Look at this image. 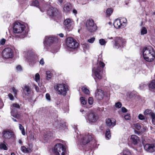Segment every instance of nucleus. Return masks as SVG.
<instances>
[{"instance_id": "obj_11", "label": "nucleus", "mask_w": 155, "mask_h": 155, "mask_svg": "<svg viewBox=\"0 0 155 155\" xmlns=\"http://www.w3.org/2000/svg\"><path fill=\"white\" fill-rule=\"evenodd\" d=\"M13 54V50L10 48H5L2 52V55L5 58H12Z\"/></svg>"}, {"instance_id": "obj_60", "label": "nucleus", "mask_w": 155, "mask_h": 155, "mask_svg": "<svg viewBox=\"0 0 155 155\" xmlns=\"http://www.w3.org/2000/svg\"><path fill=\"white\" fill-rule=\"evenodd\" d=\"M30 138L31 139H33L34 137V135L33 134H31L30 135Z\"/></svg>"}, {"instance_id": "obj_53", "label": "nucleus", "mask_w": 155, "mask_h": 155, "mask_svg": "<svg viewBox=\"0 0 155 155\" xmlns=\"http://www.w3.org/2000/svg\"><path fill=\"white\" fill-rule=\"evenodd\" d=\"M8 96L9 98L11 100H14V97L13 95L11 93H9L8 94Z\"/></svg>"}, {"instance_id": "obj_21", "label": "nucleus", "mask_w": 155, "mask_h": 155, "mask_svg": "<svg viewBox=\"0 0 155 155\" xmlns=\"http://www.w3.org/2000/svg\"><path fill=\"white\" fill-rule=\"evenodd\" d=\"M72 8V6L69 3H67L64 6L63 8L64 12L66 13H70Z\"/></svg>"}, {"instance_id": "obj_1", "label": "nucleus", "mask_w": 155, "mask_h": 155, "mask_svg": "<svg viewBox=\"0 0 155 155\" xmlns=\"http://www.w3.org/2000/svg\"><path fill=\"white\" fill-rule=\"evenodd\" d=\"M105 65L104 63L101 61H99V59H98L97 64L94 66L92 69V71L95 76L94 79L96 81H97L96 79L97 78L100 80L102 78L103 68L105 66Z\"/></svg>"}, {"instance_id": "obj_32", "label": "nucleus", "mask_w": 155, "mask_h": 155, "mask_svg": "<svg viewBox=\"0 0 155 155\" xmlns=\"http://www.w3.org/2000/svg\"><path fill=\"white\" fill-rule=\"evenodd\" d=\"M123 155H131L130 152L127 149H125L123 151Z\"/></svg>"}, {"instance_id": "obj_43", "label": "nucleus", "mask_w": 155, "mask_h": 155, "mask_svg": "<svg viewBox=\"0 0 155 155\" xmlns=\"http://www.w3.org/2000/svg\"><path fill=\"white\" fill-rule=\"evenodd\" d=\"M80 99L81 103L82 104L84 105L86 104V100H85V98L84 97H81Z\"/></svg>"}, {"instance_id": "obj_31", "label": "nucleus", "mask_w": 155, "mask_h": 155, "mask_svg": "<svg viewBox=\"0 0 155 155\" xmlns=\"http://www.w3.org/2000/svg\"><path fill=\"white\" fill-rule=\"evenodd\" d=\"M0 149H3L5 150H8V147L4 143H0Z\"/></svg>"}, {"instance_id": "obj_5", "label": "nucleus", "mask_w": 155, "mask_h": 155, "mask_svg": "<svg viewBox=\"0 0 155 155\" xmlns=\"http://www.w3.org/2000/svg\"><path fill=\"white\" fill-rule=\"evenodd\" d=\"M25 28V26L20 23V22L16 21L14 23L13 27V31L16 33H21L23 32Z\"/></svg>"}, {"instance_id": "obj_19", "label": "nucleus", "mask_w": 155, "mask_h": 155, "mask_svg": "<svg viewBox=\"0 0 155 155\" xmlns=\"http://www.w3.org/2000/svg\"><path fill=\"white\" fill-rule=\"evenodd\" d=\"M72 24V21L70 18H67L64 20V24L65 26L66 29L69 30L70 29Z\"/></svg>"}, {"instance_id": "obj_54", "label": "nucleus", "mask_w": 155, "mask_h": 155, "mask_svg": "<svg viewBox=\"0 0 155 155\" xmlns=\"http://www.w3.org/2000/svg\"><path fill=\"white\" fill-rule=\"evenodd\" d=\"M147 128L146 126H143L142 127V128L141 129V132H144L147 129Z\"/></svg>"}, {"instance_id": "obj_12", "label": "nucleus", "mask_w": 155, "mask_h": 155, "mask_svg": "<svg viewBox=\"0 0 155 155\" xmlns=\"http://www.w3.org/2000/svg\"><path fill=\"white\" fill-rule=\"evenodd\" d=\"M87 116V120L90 123H94L98 119V117L96 114L92 112H89Z\"/></svg>"}, {"instance_id": "obj_52", "label": "nucleus", "mask_w": 155, "mask_h": 155, "mask_svg": "<svg viewBox=\"0 0 155 155\" xmlns=\"http://www.w3.org/2000/svg\"><path fill=\"white\" fill-rule=\"evenodd\" d=\"M6 40L4 38L2 39L0 41V44L2 45H4L5 44Z\"/></svg>"}, {"instance_id": "obj_26", "label": "nucleus", "mask_w": 155, "mask_h": 155, "mask_svg": "<svg viewBox=\"0 0 155 155\" xmlns=\"http://www.w3.org/2000/svg\"><path fill=\"white\" fill-rule=\"evenodd\" d=\"M21 150L24 153H28L30 152V149L26 147L25 146H22L21 148Z\"/></svg>"}, {"instance_id": "obj_13", "label": "nucleus", "mask_w": 155, "mask_h": 155, "mask_svg": "<svg viewBox=\"0 0 155 155\" xmlns=\"http://www.w3.org/2000/svg\"><path fill=\"white\" fill-rule=\"evenodd\" d=\"M3 137L6 139H9L13 137L14 138V133L11 130H5L2 132Z\"/></svg>"}, {"instance_id": "obj_18", "label": "nucleus", "mask_w": 155, "mask_h": 155, "mask_svg": "<svg viewBox=\"0 0 155 155\" xmlns=\"http://www.w3.org/2000/svg\"><path fill=\"white\" fill-rule=\"evenodd\" d=\"M104 92L101 90H98L95 93L96 98L99 100H101L104 97Z\"/></svg>"}, {"instance_id": "obj_17", "label": "nucleus", "mask_w": 155, "mask_h": 155, "mask_svg": "<svg viewBox=\"0 0 155 155\" xmlns=\"http://www.w3.org/2000/svg\"><path fill=\"white\" fill-rule=\"evenodd\" d=\"M24 54H25V57L29 62H30V60L31 61H33L34 63H35V62L34 61L35 60L34 59L35 56L33 55L30 51L28 52L27 53L24 52Z\"/></svg>"}, {"instance_id": "obj_8", "label": "nucleus", "mask_w": 155, "mask_h": 155, "mask_svg": "<svg viewBox=\"0 0 155 155\" xmlns=\"http://www.w3.org/2000/svg\"><path fill=\"white\" fill-rule=\"evenodd\" d=\"M115 44L114 48L118 49L123 47L125 44V39L120 37H116L114 39Z\"/></svg>"}, {"instance_id": "obj_51", "label": "nucleus", "mask_w": 155, "mask_h": 155, "mask_svg": "<svg viewBox=\"0 0 155 155\" xmlns=\"http://www.w3.org/2000/svg\"><path fill=\"white\" fill-rule=\"evenodd\" d=\"M46 98L47 100L50 101L51 100V97L50 95L48 94H46L45 95Z\"/></svg>"}, {"instance_id": "obj_27", "label": "nucleus", "mask_w": 155, "mask_h": 155, "mask_svg": "<svg viewBox=\"0 0 155 155\" xmlns=\"http://www.w3.org/2000/svg\"><path fill=\"white\" fill-rule=\"evenodd\" d=\"M149 89H155V80L152 81L149 84Z\"/></svg>"}, {"instance_id": "obj_15", "label": "nucleus", "mask_w": 155, "mask_h": 155, "mask_svg": "<svg viewBox=\"0 0 155 155\" xmlns=\"http://www.w3.org/2000/svg\"><path fill=\"white\" fill-rule=\"evenodd\" d=\"M92 136L88 134L84 135L81 139V142L83 145H85L88 143L92 140Z\"/></svg>"}, {"instance_id": "obj_59", "label": "nucleus", "mask_w": 155, "mask_h": 155, "mask_svg": "<svg viewBox=\"0 0 155 155\" xmlns=\"http://www.w3.org/2000/svg\"><path fill=\"white\" fill-rule=\"evenodd\" d=\"M72 12L73 13H74L75 15H76L77 14V11L76 9H74L72 11Z\"/></svg>"}, {"instance_id": "obj_61", "label": "nucleus", "mask_w": 155, "mask_h": 155, "mask_svg": "<svg viewBox=\"0 0 155 155\" xmlns=\"http://www.w3.org/2000/svg\"><path fill=\"white\" fill-rule=\"evenodd\" d=\"M58 1L59 3L61 4L63 2V0H58Z\"/></svg>"}, {"instance_id": "obj_14", "label": "nucleus", "mask_w": 155, "mask_h": 155, "mask_svg": "<svg viewBox=\"0 0 155 155\" xmlns=\"http://www.w3.org/2000/svg\"><path fill=\"white\" fill-rule=\"evenodd\" d=\"M144 150L148 152L155 151V144L147 143L144 146Z\"/></svg>"}, {"instance_id": "obj_23", "label": "nucleus", "mask_w": 155, "mask_h": 155, "mask_svg": "<svg viewBox=\"0 0 155 155\" xmlns=\"http://www.w3.org/2000/svg\"><path fill=\"white\" fill-rule=\"evenodd\" d=\"M131 141L134 145L137 144L138 141H139V138L136 135H132L130 138Z\"/></svg>"}, {"instance_id": "obj_40", "label": "nucleus", "mask_w": 155, "mask_h": 155, "mask_svg": "<svg viewBox=\"0 0 155 155\" xmlns=\"http://www.w3.org/2000/svg\"><path fill=\"white\" fill-rule=\"evenodd\" d=\"M134 127L137 130H139L141 128V126L140 124L138 123L134 124Z\"/></svg>"}, {"instance_id": "obj_58", "label": "nucleus", "mask_w": 155, "mask_h": 155, "mask_svg": "<svg viewBox=\"0 0 155 155\" xmlns=\"http://www.w3.org/2000/svg\"><path fill=\"white\" fill-rule=\"evenodd\" d=\"M16 69L18 71H21V66L20 65H18Z\"/></svg>"}, {"instance_id": "obj_49", "label": "nucleus", "mask_w": 155, "mask_h": 155, "mask_svg": "<svg viewBox=\"0 0 155 155\" xmlns=\"http://www.w3.org/2000/svg\"><path fill=\"white\" fill-rule=\"evenodd\" d=\"M138 118L139 119L143 120L145 119V117L142 114H140L138 115Z\"/></svg>"}, {"instance_id": "obj_24", "label": "nucleus", "mask_w": 155, "mask_h": 155, "mask_svg": "<svg viewBox=\"0 0 155 155\" xmlns=\"http://www.w3.org/2000/svg\"><path fill=\"white\" fill-rule=\"evenodd\" d=\"M23 91L25 95H29L31 92L30 87L29 86L25 85L24 86Z\"/></svg>"}, {"instance_id": "obj_34", "label": "nucleus", "mask_w": 155, "mask_h": 155, "mask_svg": "<svg viewBox=\"0 0 155 155\" xmlns=\"http://www.w3.org/2000/svg\"><path fill=\"white\" fill-rule=\"evenodd\" d=\"M19 128L20 130L21 131L22 134L24 135H25V133L24 127L20 124H19Z\"/></svg>"}, {"instance_id": "obj_37", "label": "nucleus", "mask_w": 155, "mask_h": 155, "mask_svg": "<svg viewBox=\"0 0 155 155\" xmlns=\"http://www.w3.org/2000/svg\"><path fill=\"white\" fill-rule=\"evenodd\" d=\"M106 42L105 40L103 38L99 40V43L101 45H105Z\"/></svg>"}, {"instance_id": "obj_28", "label": "nucleus", "mask_w": 155, "mask_h": 155, "mask_svg": "<svg viewBox=\"0 0 155 155\" xmlns=\"http://www.w3.org/2000/svg\"><path fill=\"white\" fill-rule=\"evenodd\" d=\"M141 35H144L147 33V30L145 27H143L141 29Z\"/></svg>"}, {"instance_id": "obj_48", "label": "nucleus", "mask_w": 155, "mask_h": 155, "mask_svg": "<svg viewBox=\"0 0 155 155\" xmlns=\"http://www.w3.org/2000/svg\"><path fill=\"white\" fill-rule=\"evenodd\" d=\"M88 102L90 105L92 104L93 102V98L91 97H90L88 99Z\"/></svg>"}, {"instance_id": "obj_46", "label": "nucleus", "mask_w": 155, "mask_h": 155, "mask_svg": "<svg viewBox=\"0 0 155 155\" xmlns=\"http://www.w3.org/2000/svg\"><path fill=\"white\" fill-rule=\"evenodd\" d=\"M124 119L126 120H129L130 119V116L129 114H127L124 116Z\"/></svg>"}, {"instance_id": "obj_10", "label": "nucleus", "mask_w": 155, "mask_h": 155, "mask_svg": "<svg viewBox=\"0 0 155 155\" xmlns=\"http://www.w3.org/2000/svg\"><path fill=\"white\" fill-rule=\"evenodd\" d=\"M86 27L87 30L91 32H94L97 30V26L92 20H89L87 21Z\"/></svg>"}, {"instance_id": "obj_45", "label": "nucleus", "mask_w": 155, "mask_h": 155, "mask_svg": "<svg viewBox=\"0 0 155 155\" xmlns=\"http://www.w3.org/2000/svg\"><path fill=\"white\" fill-rule=\"evenodd\" d=\"M115 107L118 108H120L122 106V104L120 102H118L115 104Z\"/></svg>"}, {"instance_id": "obj_50", "label": "nucleus", "mask_w": 155, "mask_h": 155, "mask_svg": "<svg viewBox=\"0 0 155 155\" xmlns=\"http://www.w3.org/2000/svg\"><path fill=\"white\" fill-rule=\"evenodd\" d=\"M146 87H147V85L144 84H140V87L141 89H143Z\"/></svg>"}, {"instance_id": "obj_6", "label": "nucleus", "mask_w": 155, "mask_h": 155, "mask_svg": "<svg viewBox=\"0 0 155 155\" xmlns=\"http://www.w3.org/2000/svg\"><path fill=\"white\" fill-rule=\"evenodd\" d=\"M66 44L68 48L74 49L77 48L79 45L76 41L72 37H68L67 38Z\"/></svg>"}, {"instance_id": "obj_29", "label": "nucleus", "mask_w": 155, "mask_h": 155, "mask_svg": "<svg viewBox=\"0 0 155 155\" xmlns=\"http://www.w3.org/2000/svg\"><path fill=\"white\" fill-rule=\"evenodd\" d=\"M113 12V9L111 8H108L106 10V15L107 16H110L112 13Z\"/></svg>"}, {"instance_id": "obj_33", "label": "nucleus", "mask_w": 155, "mask_h": 155, "mask_svg": "<svg viewBox=\"0 0 155 155\" xmlns=\"http://www.w3.org/2000/svg\"><path fill=\"white\" fill-rule=\"evenodd\" d=\"M51 133L50 132H48V133L46 134L44 136L45 139L47 140L51 136Z\"/></svg>"}, {"instance_id": "obj_36", "label": "nucleus", "mask_w": 155, "mask_h": 155, "mask_svg": "<svg viewBox=\"0 0 155 155\" xmlns=\"http://www.w3.org/2000/svg\"><path fill=\"white\" fill-rule=\"evenodd\" d=\"M32 5L36 7H38L39 5V3L37 0H33L32 3Z\"/></svg>"}, {"instance_id": "obj_56", "label": "nucleus", "mask_w": 155, "mask_h": 155, "mask_svg": "<svg viewBox=\"0 0 155 155\" xmlns=\"http://www.w3.org/2000/svg\"><path fill=\"white\" fill-rule=\"evenodd\" d=\"M83 47L84 48H88L89 47V45L87 44L86 43H84L83 44Z\"/></svg>"}, {"instance_id": "obj_64", "label": "nucleus", "mask_w": 155, "mask_h": 155, "mask_svg": "<svg viewBox=\"0 0 155 155\" xmlns=\"http://www.w3.org/2000/svg\"><path fill=\"white\" fill-rule=\"evenodd\" d=\"M18 143H19L22 144V142L21 140H19L18 141Z\"/></svg>"}, {"instance_id": "obj_38", "label": "nucleus", "mask_w": 155, "mask_h": 155, "mask_svg": "<svg viewBox=\"0 0 155 155\" xmlns=\"http://www.w3.org/2000/svg\"><path fill=\"white\" fill-rule=\"evenodd\" d=\"M82 90L85 94H88L90 93L89 90L85 87H83L82 88Z\"/></svg>"}, {"instance_id": "obj_55", "label": "nucleus", "mask_w": 155, "mask_h": 155, "mask_svg": "<svg viewBox=\"0 0 155 155\" xmlns=\"http://www.w3.org/2000/svg\"><path fill=\"white\" fill-rule=\"evenodd\" d=\"M121 111L123 113H126L127 112V110L124 107H122Z\"/></svg>"}, {"instance_id": "obj_25", "label": "nucleus", "mask_w": 155, "mask_h": 155, "mask_svg": "<svg viewBox=\"0 0 155 155\" xmlns=\"http://www.w3.org/2000/svg\"><path fill=\"white\" fill-rule=\"evenodd\" d=\"M58 127L61 129L64 130L66 128L65 122L63 121H60L58 122Z\"/></svg>"}, {"instance_id": "obj_2", "label": "nucleus", "mask_w": 155, "mask_h": 155, "mask_svg": "<svg viewBox=\"0 0 155 155\" xmlns=\"http://www.w3.org/2000/svg\"><path fill=\"white\" fill-rule=\"evenodd\" d=\"M143 54L145 60L149 62L153 61L155 57L154 49L150 46L145 47L143 49Z\"/></svg>"}, {"instance_id": "obj_63", "label": "nucleus", "mask_w": 155, "mask_h": 155, "mask_svg": "<svg viewBox=\"0 0 155 155\" xmlns=\"http://www.w3.org/2000/svg\"><path fill=\"white\" fill-rule=\"evenodd\" d=\"M59 36L61 37L62 38L64 36V35L62 33H60L59 34Z\"/></svg>"}, {"instance_id": "obj_30", "label": "nucleus", "mask_w": 155, "mask_h": 155, "mask_svg": "<svg viewBox=\"0 0 155 155\" xmlns=\"http://www.w3.org/2000/svg\"><path fill=\"white\" fill-rule=\"evenodd\" d=\"M152 113H154L152 112L151 110L148 109H146L144 112V114L145 115L149 114L150 117H151V114Z\"/></svg>"}, {"instance_id": "obj_9", "label": "nucleus", "mask_w": 155, "mask_h": 155, "mask_svg": "<svg viewBox=\"0 0 155 155\" xmlns=\"http://www.w3.org/2000/svg\"><path fill=\"white\" fill-rule=\"evenodd\" d=\"M20 105L18 104H12L11 107V109L12 110L11 112V115L16 118H19L20 115L18 114L17 109H20Z\"/></svg>"}, {"instance_id": "obj_42", "label": "nucleus", "mask_w": 155, "mask_h": 155, "mask_svg": "<svg viewBox=\"0 0 155 155\" xmlns=\"http://www.w3.org/2000/svg\"><path fill=\"white\" fill-rule=\"evenodd\" d=\"M35 80L37 83H38L39 81L40 75L38 73H37L35 74Z\"/></svg>"}, {"instance_id": "obj_57", "label": "nucleus", "mask_w": 155, "mask_h": 155, "mask_svg": "<svg viewBox=\"0 0 155 155\" xmlns=\"http://www.w3.org/2000/svg\"><path fill=\"white\" fill-rule=\"evenodd\" d=\"M39 63L40 64L42 65H43L44 64V61L43 58H42L39 61Z\"/></svg>"}, {"instance_id": "obj_22", "label": "nucleus", "mask_w": 155, "mask_h": 155, "mask_svg": "<svg viewBox=\"0 0 155 155\" xmlns=\"http://www.w3.org/2000/svg\"><path fill=\"white\" fill-rule=\"evenodd\" d=\"M54 41V38L51 37L46 36L45 37L44 41V45L47 46L48 45L53 43Z\"/></svg>"}, {"instance_id": "obj_35", "label": "nucleus", "mask_w": 155, "mask_h": 155, "mask_svg": "<svg viewBox=\"0 0 155 155\" xmlns=\"http://www.w3.org/2000/svg\"><path fill=\"white\" fill-rule=\"evenodd\" d=\"M105 136L108 139H109L111 135L110 134V131L109 129H107L106 130Z\"/></svg>"}, {"instance_id": "obj_62", "label": "nucleus", "mask_w": 155, "mask_h": 155, "mask_svg": "<svg viewBox=\"0 0 155 155\" xmlns=\"http://www.w3.org/2000/svg\"><path fill=\"white\" fill-rule=\"evenodd\" d=\"M36 90L37 91H39V88L36 85H35Z\"/></svg>"}, {"instance_id": "obj_44", "label": "nucleus", "mask_w": 155, "mask_h": 155, "mask_svg": "<svg viewBox=\"0 0 155 155\" xmlns=\"http://www.w3.org/2000/svg\"><path fill=\"white\" fill-rule=\"evenodd\" d=\"M12 90L13 91V93L15 95V96H16V95L17 94V92H18V91L15 88L13 87L12 88Z\"/></svg>"}, {"instance_id": "obj_3", "label": "nucleus", "mask_w": 155, "mask_h": 155, "mask_svg": "<svg viewBox=\"0 0 155 155\" xmlns=\"http://www.w3.org/2000/svg\"><path fill=\"white\" fill-rule=\"evenodd\" d=\"M54 89L59 94L65 95L68 90V86L64 84H58L54 86Z\"/></svg>"}, {"instance_id": "obj_4", "label": "nucleus", "mask_w": 155, "mask_h": 155, "mask_svg": "<svg viewBox=\"0 0 155 155\" xmlns=\"http://www.w3.org/2000/svg\"><path fill=\"white\" fill-rule=\"evenodd\" d=\"M54 152L55 155H64L65 152V149L63 144L58 143L54 147Z\"/></svg>"}, {"instance_id": "obj_7", "label": "nucleus", "mask_w": 155, "mask_h": 155, "mask_svg": "<svg viewBox=\"0 0 155 155\" xmlns=\"http://www.w3.org/2000/svg\"><path fill=\"white\" fill-rule=\"evenodd\" d=\"M127 21L125 18L117 19L114 22V25L116 28H123L126 26Z\"/></svg>"}, {"instance_id": "obj_41", "label": "nucleus", "mask_w": 155, "mask_h": 155, "mask_svg": "<svg viewBox=\"0 0 155 155\" xmlns=\"http://www.w3.org/2000/svg\"><path fill=\"white\" fill-rule=\"evenodd\" d=\"M46 74L47 75V79L48 80L51 78L52 76V74L50 71H47L46 72Z\"/></svg>"}, {"instance_id": "obj_47", "label": "nucleus", "mask_w": 155, "mask_h": 155, "mask_svg": "<svg viewBox=\"0 0 155 155\" xmlns=\"http://www.w3.org/2000/svg\"><path fill=\"white\" fill-rule=\"evenodd\" d=\"M95 40V38L94 37H92L90 39H88L87 40V41L89 42L92 43H93Z\"/></svg>"}, {"instance_id": "obj_16", "label": "nucleus", "mask_w": 155, "mask_h": 155, "mask_svg": "<svg viewBox=\"0 0 155 155\" xmlns=\"http://www.w3.org/2000/svg\"><path fill=\"white\" fill-rule=\"evenodd\" d=\"M58 10L55 8L50 7L47 11V14L50 16H54L56 15Z\"/></svg>"}, {"instance_id": "obj_39", "label": "nucleus", "mask_w": 155, "mask_h": 155, "mask_svg": "<svg viewBox=\"0 0 155 155\" xmlns=\"http://www.w3.org/2000/svg\"><path fill=\"white\" fill-rule=\"evenodd\" d=\"M151 117L152 119V123L153 124L155 125V113H152L151 114Z\"/></svg>"}, {"instance_id": "obj_20", "label": "nucleus", "mask_w": 155, "mask_h": 155, "mask_svg": "<svg viewBox=\"0 0 155 155\" xmlns=\"http://www.w3.org/2000/svg\"><path fill=\"white\" fill-rule=\"evenodd\" d=\"M106 125L109 127H112L116 124V120L114 119H107L106 120Z\"/></svg>"}]
</instances>
